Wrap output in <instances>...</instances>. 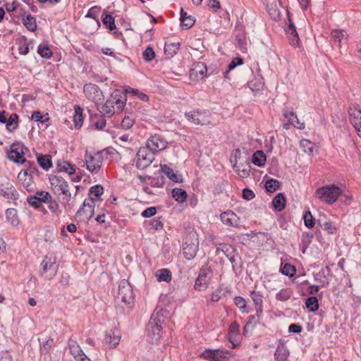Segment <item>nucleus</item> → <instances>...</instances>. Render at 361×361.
<instances>
[{"instance_id":"obj_53","label":"nucleus","mask_w":361,"mask_h":361,"mask_svg":"<svg viewBox=\"0 0 361 361\" xmlns=\"http://www.w3.org/2000/svg\"><path fill=\"white\" fill-rule=\"evenodd\" d=\"M233 169H235V172L243 178H247L250 176V165L249 164H246L242 169H240V166L234 164Z\"/></svg>"},{"instance_id":"obj_55","label":"nucleus","mask_w":361,"mask_h":361,"mask_svg":"<svg viewBox=\"0 0 361 361\" xmlns=\"http://www.w3.org/2000/svg\"><path fill=\"white\" fill-rule=\"evenodd\" d=\"M31 119L37 122L44 123L49 120V116L48 114H46L45 115H42L40 111H37L32 113L31 116Z\"/></svg>"},{"instance_id":"obj_10","label":"nucleus","mask_w":361,"mask_h":361,"mask_svg":"<svg viewBox=\"0 0 361 361\" xmlns=\"http://www.w3.org/2000/svg\"><path fill=\"white\" fill-rule=\"evenodd\" d=\"M286 14L288 21L285 31L288 35L289 42L293 47H299L300 40L288 9L286 10Z\"/></svg>"},{"instance_id":"obj_40","label":"nucleus","mask_w":361,"mask_h":361,"mask_svg":"<svg viewBox=\"0 0 361 361\" xmlns=\"http://www.w3.org/2000/svg\"><path fill=\"white\" fill-rule=\"evenodd\" d=\"M349 118L351 124L354 126L361 121V110L355 107H350L348 109Z\"/></svg>"},{"instance_id":"obj_47","label":"nucleus","mask_w":361,"mask_h":361,"mask_svg":"<svg viewBox=\"0 0 361 361\" xmlns=\"http://www.w3.org/2000/svg\"><path fill=\"white\" fill-rule=\"evenodd\" d=\"M220 252H223L226 256V257H228L233 253L235 252V249L230 245L221 243L219 244L216 247L217 255H219Z\"/></svg>"},{"instance_id":"obj_19","label":"nucleus","mask_w":361,"mask_h":361,"mask_svg":"<svg viewBox=\"0 0 361 361\" xmlns=\"http://www.w3.org/2000/svg\"><path fill=\"white\" fill-rule=\"evenodd\" d=\"M128 92V91L127 90H126V92L119 90H116L111 94L110 99L114 101V104H116L118 109H122L125 106L127 99L126 92Z\"/></svg>"},{"instance_id":"obj_11","label":"nucleus","mask_w":361,"mask_h":361,"mask_svg":"<svg viewBox=\"0 0 361 361\" xmlns=\"http://www.w3.org/2000/svg\"><path fill=\"white\" fill-rule=\"evenodd\" d=\"M83 91L90 100L93 101L97 105L104 99L102 91L98 85L92 83L85 84Z\"/></svg>"},{"instance_id":"obj_42","label":"nucleus","mask_w":361,"mask_h":361,"mask_svg":"<svg viewBox=\"0 0 361 361\" xmlns=\"http://www.w3.org/2000/svg\"><path fill=\"white\" fill-rule=\"evenodd\" d=\"M199 245L198 234L196 231L187 233L183 238V245Z\"/></svg>"},{"instance_id":"obj_23","label":"nucleus","mask_w":361,"mask_h":361,"mask_svg":"<svg viewBox=\"0 0 361 361\" xmlns=\"http://www.w3.org/2000/svg\"><path fill=\"white\" fill-rule=\"evenodd\" d=\"M120 338V336L111 329L106 332L104 341L109 348H114L119 343Z\"/></svg>"},{"instance_id":"obj_2","label":"nucleus","mask_w":361,"mask_h":361,"mask_svg":"<svg viewBox=\"0 0 361 361\" xmlns=\"http://www.w3.org/2000/svg\"><path fill=\"white\" fill-rule=\"evenodd\" d=\"M163 309L154 311L148 322L146 331L148 337L151 338L152 343L159 341L162 336V324L164 322Z\"/></svg>"},{"instance_id":"obj_27","label":"nucleus","mask_w":361,"mask_h":361,"mask_svg":"<svg viewBox=\"0 0 361 361\" xmlns=\"http://www.w3.org/2000/svg\"><path fill=\"white\" fill-rule=\"evenodd\" d=\"M37 164L44 170L48 171L52 167L51 157L49 154H40L37 157Z\"/></svg>"},{"instance_id":"obj_17","label":"nucleus","mask_w":361,"mask_h":361,"mask_svg":"<svg viewBox=\"0 0 361 361\" xmlns=\"http://www.w3.org/2000/svg\"><path fill=\"white\" fill-rule=\"evenodd\" d=\"M257 312V317L262 318L263 314V295L259 291L252 290L250 293Z\"/></svg>"},{"instance_id":"obj_30","label":"nucleus","mask_w":361,"mask_h":361,"mask_svg":"<svg viewBox=\"0 0 361 361\" xmlns=\"http://www.w3.org/2000/svg\"><path fill=\"white\" fill-rule=\"evenodd\" d=\"M102 21L105 27L110 31H112L116 28L114 18L111 14L107 13L106 11H104L102 15Z\"/></svg>"},{"instance_id":"obj_62","label":"nucleus","mask_w":361,"mask_h":361,"mask_svg":"<svg viewBox=\"0 0 361 361\" xmlns=\"http://www.w3.org/2000/svg\"><path fill=\"white\" fill-rule=\"evenodd\" d=\"M135 123V119L133 116H125L121 121V126L123 128L128 130Z\"/></svg>"},{"instance_id":"obj_5","label":"nucleus","mask_w":361,"mask_h":361,"mask_svg":"<svg viewBox=\"0 0 361 361\" xmlns=\"http://www.w3.org/2000/svg\"><path fill=\"white\" fill-rule=\"evenodd\" d=\"M117 298L121 299L123 302L130 307L134 305L135 295L133 288L130 283L126 279L121 280L118 285Z\"/></svg>"},{"instance_id":"obj_20","label":"nucleus","mask_w":361,"mask_h":361,"mask_svg":"<svg viewBox=\"0 0 361 361\" xmlns=\"http://www.w3.org/2000/svg\"><path fill=\"white\" fill-rule=\"evenodd\" d=\"M289 356V350L285 343L280 341L274 353V358L276 361H286Z\"/></svg>"},{"instance_id":"obj_29","label":"nucleus","mask_w":361,"mask_h":361,"mask_svg":"<svg viewBox=\"0 0 361 361\" xmlns=\"http://www.w3.org/2000/svg\"><path fill=\"white\" fill-rule=\"evenodd\" d=\"M40 343V353L41 354H47L49 353L51 348L54 345V341L51 337L45 338H39Z\"/></svg>"},{"instance_id":"obj_15","label":"nucleus","mask_w":361,"mask_h":361,"mask_svg":"<svg viewBox=\"0 0 361 361\" xmlns=\"http://www.w3.org/2000/svg\"><path fill=\"white\" fill-rule=\"evenodd\" d=\"M168 142L161 135L155 134L147 140L146 147L154 153L164 150L166 148Z\"/></svg>"},{"instance_id":"obj_4","label":"nucleus","mask_w":361,"mask_h":361,"mask_svg":"<svg viewBox=\"0 0 361 361\" xmlns=\"http://www.w3.org/2000/svg\"><path fill=\"white\" fill-rule=\"evenodd\" d=\"M27 152H29V149L23 142H13L6 152V157L16 164H23L25 161L24 156Z\"/></svg>"},{"instance_id":"obj_13","label":"nucleus","mask_w":361,"mask_h":361,"mask_svg":"<svg viewBox=\"0 0 361 361\" xmlns=\"http://www.w3.org/2000/svg\"><path fill=\"white\" fill-rule=\"evenodd\" d=\"M212 274V269L209 267H202L196 279L194 288L198 291L204 290L207 287L209 276Z\"/></svg>"},{"instance_id":"obj_41","label":"nucleus","mask_w":361,"mask_h":361,"mask_svg":"<svg viewBox=\"0 0 361 361\" xmlns=\"http://www.w3.org/2000/svg\"><path fill=\"white\" fill-rule=\"evenodd\" d=\"M252 163L259 167L264 166L266 162V156L263 151L257 150L252 155Z\"/></svg>"},{"instance_id":"obj_21","label":"nucleus","mask_w":361,"mask_h":361,"mask_svg":"<svg viewBox=\"0 0 361 361\" xmlns=\"http://www.w3.org/2000/svg\"><path fill=\"white\" fill-rule=\"evenodd\" d=\"M286 200L282 192L278 193L272 200L271 204L275 212H281L285 209Z\"/></svg>"},{"instance_id":"obj_39","label":"nucleus","mask_w":361,"mask_h":361,"mask_svg":"<svg viewBox=\"0 0 361 361\" xmlns=\"http://www.w3.org/2000/svg\"><path fill=\"white\" fill-rule=\"evenodd\" d=\"M180 49L179 42H166L164 52L169 57H173Z\"/></svg>"},{"instance_id":"obj_37","label":"nucleus","mask_w":361,"mask_h":361,"mask_svg":"<svg viewBox=\"0 0 361 361\" xmlns=\"http://www.w3.org/2000/svg\"><path fill=\"white\" fill-rule=\"evenodd\" d=\"M155 276L157 279V281L159 282L164 281L169 283L172 279L171 271L166 268L157 270L156 271Z\"/></svg>"},{"instance_id":"obj_32","label":"nucleus","mask_w":361,"mask_h":361,"mask_svg":"<svg viewBox=\"0 0 361 361\" xmlns=\"http://www.w3.org/2000/svg\"><path fill=\"white\" fill-rule=\"evenodd\" d=\"M161 171L170 180L175 183L182 182V179L173 171V170L166 164L161 165Z\"/></svg>"},{"instance_id":"obj_18","label":"nucleus","mask_w":361,"mask_h":361,"mask_svg":"<svg viewBox=\"0 0 361 361\" xmlns=\"http://www.w3.org/2000/svg\"><path fill=\"white\" fill-rule=\"evenodd\" d=\"M222 223L228 226H238L239 218L231 210L224 212L220 215Z\"/></svg>"},{"instance_id":"obj_1","label":"nucleus","mask_w":361,"mask_h":361,"mask_svg":"<svg viewBox=\"0 0 361 361\" xmlns=\"http://www.w3.org/2000/svg\"><path fill=\"white\" fill-rule=\"evenodd\" d=\"M49 180L51 184V190L55 195L63 197L60 200V202L67 212L71 211L74 207V204L71 202L72 195L69 190L68 182L61 176L56 175H50Z\"/></svg>"},{"instance_id":"obj_38","label":"nucleus","mask_w":361,"mask_h":361,"mask_svg":"<svg viewBox=\"0 0 361 361\" xmlns=\"http://www.w3.org/2000/svg\"><path fill=\"white\" fill-rule=\"evenodd\" d=\"M6 217L7 221L10 223L13 226H17L20 223L17 214V210L13 208H9L6 209Z\"/></svg>"},{"instance_id":"obj_16","label":"nucleus","mask_w":361,"mask_h":361,"mask_svg":"<svg viewBox=\"0 0 361 361\" xmlns=\"http://www.w3.org/2000/svg\"><path fill=\"white\" fill-rule=\"evenodd\" d=\"M228 353V350L206 349L200 355V357L209 361H221V359L227 357Z\"/></svg>"},{"instance_id":"obj_28","label":"nucleus","mask_w":361,"mask_h":361,"mask_svg":"<svg viewBox=\"0 0 361 361\" xmlns=\"http://www.w3.org/2000/svg\"><path fill=\"white\" fill-rule=\"evenodd\" d=\"M97 109L100 113L108 117H111L115 112L114 101H111L110 99H107L106 102L101 106L100 108L98 107Z\"/></svg>"},{"instance_id":"obj_31","label":"nucleus","mask_w":361,"mask_h":361,"mask_svg":"<svg viewBox=\"0 0 361 361\" xmlns=\"http://www.w3.org/2000/svg\"><path fill=\"white\" fill-rule=\"evenodd\" d=\"M19 117L16 113H13L10 115L9 118H6V128L9 132H13L16 130L18 127Z\"/></svg>"},{"instance_id":"obj_61","label":"nucleus","mask_w":361,"mask_h":361,"mask_svg":"<svg viewBox=\"0 0 361 361\" xmlns=\"http://www.w3.org/2000/svg\"><path fill=\"white\" fill-rule=\"evenodd\" d=\"M27 201L29 204L33 207L35 209H39L42 206L43 201H41L38 197H34L32 195L28 196L27 197Z\"/></svg>"},{"instance_id":"obj_34","label":"nucleus","mask_w":361,"mask_h":361,"mask_svg":"<svg viewBox=\"0 0 361 361\" xmlns=\"http://www.w3.org/2000/svg\"><path fill=\"white\" fill-rule=\"evenodd\" d=\"M75 114L73 116V121L75 124V128L76 129H79L82 127L83 124V116L82 111L83 109L78 105H75L74 106Z\"/></svg>"},{"instance_id":"obj_14","label":"nucleus","mask_w":361,"mask_h":361,"mask_svg":"<svg viewBox=\"0 0 361 361\" xmlns=\"http://www.w3.org/2000/svg\"><path fill=\"white\" fill-rule=\"evenodd\" d=\"M283 116L285 118L287 119V123H284L283 126V128L288 130L290 128V126H293L295 128L298 129H304L305 124L304 123H300L299 119L297 117L295 113L289 109H283Z\"/></svg>"},{"instance_id":"obj_6","label":"nucleus","mask_w":361,"mask_h":361,"mask_svg":"<svg viewBox=\"0 0 361 361\" xmlns=\"http://www.w3.org/2000/svg\"><path fill=\"white\" fill-rule=\"evenodd\" d=\"M136 166L139 169H145L154 160V153L148 147H140L136 154Z\"/></svg>"},{"instance_id":"obj_64","label":"nucleus","mask_w":361,"mask_h":361,"mask_svg":"<svg viewBox=\"0 0 361 361\" xmlns=\"http://www.w3.org/2000/svg\"><path fill=\"white\" fill-rule=\"evenodd\" d=\"M247 85L252 91H259L263 87V83L261 81V79L251 80L248 82Z\"/></svg>"},{"instance_id":"obj_48","label":"nucleus","mask_w":361,"mask_h":361,"mask_svg":"<svg viewBox=\"0 0 361 361\" xmlns=\"http://www.w3.org/2000/svg\"><path fill=\"white\" fill-rule=\"evenodd\" d=\"M281 183L276 179L269 178L266 180L264 187L269 192H274L279 188Z\"/></svg>"},{"instance_id":"obj_43","label":"nucleus","mask_w":361,"mask_h":361,"mask_svg":"<svg viewBox=\"0 0 361 361\" xmlns=\"http://www.w3.org/2000/svg\"><path fill=\"white\" fill-rule=\"evenodd\" d=\"M25 165L24 171H27L28 176H32L36 175L37 176H39V171L33 161H27L25 159V161L23 164Z\"/></svg>"},{"instance_id":"obj_50","label":"nucleus","mask_w":361,"mask_h":361,"mask_svg":"<svg viewBox=\"0 0 361 361\" xmlns=\"http://www.w3.org/2000/svg\"><path fill=\"white\" fill-rule=\"evenodd\" d=\"M37 53L44 59H50L52 56V51L47 44H40L37 47Z\"/></svg>"},{"instance_id":"obj_3","label":"nucleus","mask_w":361,"mask_h":361,"mask_svg":"<svg viewBox=\"0 0 361 361\" xmlns=\"http://www.w3.org/2000/svg\"><path fill=\"white\" fill-rule=\"evenodd\" d=\"M342 190L335 184L326 185L317 188L315 197L329 204H334L341 195Z\"/></svg>"},{"instance_id":"obj_52","label":"nucleus","mask_w":361,"mask_h":361,"mask_svg":"<svg viewBox=\"0 0 361 361\" xmlns=\"http://www.w3.org/2000/svg\"><path fill=\"white\" fill-rule=\"evenodd\" d=\"M281 272L282 274L292 277L295 274L296 269L293 265H291L290 264L286 263L281 268Z\"/></svg>"},{"instance_id":"obj_63","label":"nucleus","mask_w":361,"mask_h":361,"mask_svg":"<svg viewBox=\"0 0 361 361\" xmlns=\"http://www.w3.org/2000/svg\"><path fill=\"white\" fill-rule=\"evenodd\" d=\"M143 59L147 61H151L155 57V52L153 49L148 46L142 53Z\"/></svg>"},{"instance_id":"obj_36","label":"nucleus","mask_w":361,"mask_h":361,"mask_svg":"<svg viewBox=\"0 0 361 361\" xmlns=\"http://www.w3.org/2000/svg\"><path fill=\"white\" fill-rule=\"evenodd\" d=\"M300 147L305 153L308 155H313L314 152L316 150V145L314 143L307 139H302L300 142Z\"/></svg>"},{"instance_id":"obj_8","label":"nucleus","mask_w":361,"mask_h":361,"mask_svg":"<svg viewBox=\"0 0 361 361\" xmlns=\"http://www.w3.org/2000/svg\"><path fill=\"white\" fill-rule=\"evenodd\" d=\"M94 207L95 204H92V199H85L77 211L75 218L80 221L91 219L94 214Z\"/></svg>"},{"instance_id":"obj_51","label":"nucleus","mask_w":361,"mask_h":361,"mask_svg":"<svg viewBox=\"0 0 361 361\" xmlns=\"http://www.w3.org/2000/svg\"><path fill=\"white\" fill-rule=\"evenodd\" d=\"M149 182L147 185H151L154 188H162L164 184V178L163 176L160 178H156L153 176H147Z\"/></svg>"},{"instance_id":"obj_56","label":"nucleus","mask_w":361,"mask_h":361,"mask_svg":"<svg viewBox=\"0 0 361 361\" xmlns=\"http://www.w3.org/2000/svg\"><path fill=\"white\" fill-rule=\"evenodd\" d=\"M100 9L101 8L97 6L90 8L87 11V13L85 15V17L95 20L99 25L100 23L97 16L100 12Z\"/></svg>"},{"instance_id":"obj_57","label":"nucleus","mask_w":361,"mask_h":361,"mask_svg":"<svg viewBox=\"0 0 361 361\" xmlns=\"http://www.w3.org/2000/svg\"><path fill=\"white\" fill-rule=\"evenodd\" d=\"M149 229H154L155 231L163 229L164 224L161 220V217L159 216L158 218L151 219L149 221Z\"/></svg>"},{"instance_id":"obj_49","label":"nucleus","mask_w":361,"mask_h":361,"mask_svg":"<svg viewBox=\"0 0 361 361\" xmlns=\"http://www.w3.org/2000/svg\"><path fill=\"white\" fill-rule=\"evenodd\" d=\"M266 8L271 18L275 21H278L281 18V13L279 10L277 8L276 4H267Z\"/></svg>"},{"instance_id":"obj_60","label":"nucleus","mask_w":361,"mask_h":361,"mask_svg":"<svg viewBox=\"0 0 361 361\" xmlns=\"http://www.w3.org/2000/svg\"><path fill=\"white\" fill-rule=\"evenodd\" d=\"M243 63V59L241 57H235L234 58L230 63L228 65V69L224 73V77H226V75L229 71L234 69L237 66L242 65Z\"/></svg>"},{"instance_id":"obj_59","label":"nucleus","mask_w":361,"mask_h":361,"mask_svg":"<svg viewBox=\"0 0 361 361\" xmlns=\"http://www.w3.org/2000/svg\"><path fill=\"white\" fill-rule=\"evenodd\" d=\"M46 203L48 204V207L50 211L54 214L59 215L61 214V211L59 209V204L57 201L52 198L51 196L50 200L47 201Z\"/></svg>"},{"instance_id":"obj_25","label":"nucleus","mask_w":361,"mask_h":361,"mask_svg":"<svg viewBox=\"0 0 361 361\" xmlns=\"http://www.w3.org/2000/svg\"><path fill=\"white\" fill-rule=\"evenodd\" d=\"M199 250V245H183V254L188 260L194 259Z\"/></svg>"},{"instance_id":"obj_24","label":"nucleus","mask_w":361,"mask_h":361,"mask_svg":"<svg viewBox=\"0 0 361 361\" xmlns=\"http://www.w3.org/2000/svg\"><path fill=\"white\" fill-rule=\"evenodd\" d=\"M231 293L230 288L225 286L224 284L219 286V287L214 291L211 296V300L212 302H218L221 298L226 297L227 294Z\"/></svg>"},{"instance_id":"obj_35","label":"nucleus","mask_w":361,"mask_h":361,"mask_svg":"<svg viewBox=\"0 0 361 361\" xmlns=\"http://www.w3.org/2000/svg\"><path fill=\"white\" fill-rule=\"evenodd\" d=\"M23 23L25 27L30 32H35L37 30V23L35 17L31 14H27L23 17Z\"/></svg>"},{"instance_id":"obj_54","label":"nucleus","mask_w":361,"mask_h":361,"mask_svg":"<svg viewBox=\"0 0 361 361\" xmlns=\"http://www.w3.org/2000/svg\"><path fill=\"white\" fill-rule=\"evenodd\" d=\"M292 291L288 288L282 289L276 294V299L279 301H286L290 299Z\"/></svg>"},{"instance_id":"obj_26","label":"nucleus","mask_w":361,"mask_h":361,"mask_svg":"<svg viewBox=\"0 0 361 361\" xmlns=\"http://www.w3.org/2000/svg\"><path fill=\"white\" fill-rule=\"evenodd\" d=\"M68 348L71 355L74 357L75 360L85 355L84 352L75 341L70 339L68 341Z\"/></svg>"},{"instance_id":"obj_44","label":"nucleus","mask_w":361,"mask_h":361,"mask_svg":"<svg viewBox=\"0 0 361 361\" xmlns=\"http://www.w3.org/2000/svg\"><path fill=\"white\" fill-rule=\"evenodd\" d=\"M171 193L175 200L180 203L185 202L188 197L186 191L182 188H174L172 190Z\"/></svg>"},{"instance_id":"obj_9","label":"nucleus","mask_w":361,"mask_h":361,"mask_svg":"<svg viewBox=\"0 0 361 361\" xmlns=\"http://www.w3.org/2000/svg\"><path fill=\"white\" fill-rule=\"evenodd\" d=\"M85 163L87 169L91 173H97L99 171L103 160L102 152H97L94 155L87 152L85 153Z\"/></svg>"},{"instance_id":"obj_7","label":"nucleus","mask_w":361,"mask_h":361,"mask_svg":"<svg viewBox=\"0 0 361 361\" xmlns=\"http://www.w3.org/2000/svg\"><path fill=\"white\" fill-rule=\"evenodd\" d=\"M185 116L191 123L196 125H209L210 114L205 111H192L185 113Z\"/></svg>"},{"instance_id":"obj_46","label":"nucleus","mask_w":361,"mask_h":361,"mask_svg":"<svg viewBox=\"0 0 361 361\" xmlns=\"http://www.w3.org/2000/svg\"><path fill=\"white\" fill-rule=\"evenodd\" d=\"M305 305L309 312H316L319 309V301L317 298L315 296L307 298L305 301Z\"/></svg>"},{"instance_id":"obj_22","label":"nucleus","mask_w":361,"mask_h":361,"mask_svg":"<svg viewBox=\"0 0 361 361\" xmlns=\"http://www.w3.org/2000/svg\"><path fill=\"white\" fill-rule=\"evenodd\" d=\"M103 193L104 188L102 185H93L89 189V197L87 199H92V204H95V202L101 200Z\"/></svg>"},{"instance_id":"obj_12","label":"nucleus","mask_w":361,"mask_h":361,"mask_svg":"<svg viewBox=\"0 0 361 361\" xmlns=\"http://www.w3.org/2000/svg\"><path fill=\"white\" fill-rule=\"evenodd\" d=\"M47 258L41 262L42 271L40 276L44 277L45 280H51L57 272L58 266L56 265L55 262H52L50 259L47 261Z\"/></svg>"},{"instance_id":"obj_45","label":"nucleus","mask_w":361,"mask_h":361,"mask_svg":"<svg viewBox=\"0 0 361 361\" xmlns=\"http://www.w3.org/2000/svg\"><path fill=\"white\" fill-rule=\"evenodd\" d=\"M191 72L195 73L196 75L199 74L202 78L207 76V67L206 64L203 62H197L194 64V67L191 69Z\"/></svg>"},{"instance_id":"obj_58","label":"nucleus","mask_w":361,"mask_h":361,"mask_svg":"<svg viewBox=\"0 0 361 361\" xmlns=\"http://www.w3.org/2000/svg\"><path fill=\"white\" fill-rule=\"evenodd\" d=\"M303 219L305 225L307 228H311L314 227L315 224L314 219L313 218L310 211L308 210L305 212V214L303 215Z\"/></svg>"},{"instance_id":"obj_33","label":"nucleus","mask_w":361,"mask_h":361,"mask_svg":"<svg viewBox=\"0 0 361 361\" xmlns=\"http://www.w3.org/2000/svg\"><path fill=\"white\" fill-rule=\"evenodd\" d=\"M180 20L182 23V25L185 27V29L190 28L195 24V18L192 16H188V13L183 10V8L180 9Z\"/></svg>"}]
</instances>
